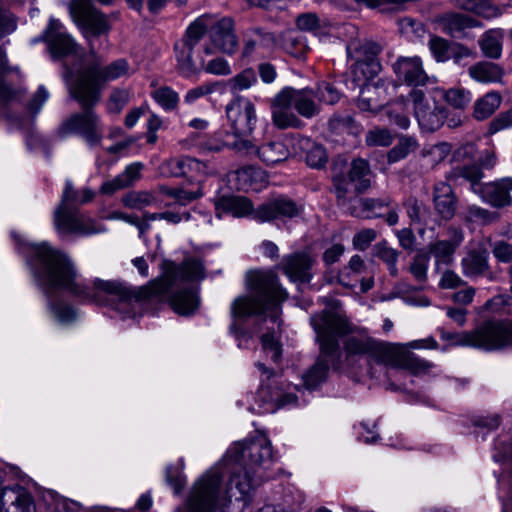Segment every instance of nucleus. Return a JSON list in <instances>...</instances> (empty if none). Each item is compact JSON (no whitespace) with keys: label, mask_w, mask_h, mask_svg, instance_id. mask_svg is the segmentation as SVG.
<instances>
[{"label":"nucleus","mask_w":512,"mask_h":512,"mask_svg":"<svg viewBox=\"0 0 512 512\" xmlns=\"http://www.w3.org/2000/svg\"><path fill=\"white\" fill-rule=\"evenodd\" d=\"M143 164L135 162L128 165L125 170L114 179L106 181L101 186V193L111 195L118 190L131 186L140 179Z\"/></svg>","instance_id":"29"},{"label":"nucleus","mask_w":512,"mask_h":512,"mask_svg":"<svg viewBox=\"0 0 512 512\" xmlns=\"http://www.w3.org/2000/svg\"><path fill=\"white\" fill-rule=\"evenodd\" d=\"M451 151V146L446 143H437L425 148L422 152L424 157H429L432 164L442 162Z\"/></svg>","instance_id":"59"},{"label":"nucleus","mask_w":512,"mask_h":512,"mask_svg":"<svg viewBox=\"0 0 512 512\" xmlns=\"http://www.w3.org/2000/svg\"><path fill=\"white\" fill-rule=\"evenodd\" d=\"M315 259L308 252H295L282 259L281 268L293 282L307 283L312 279V266Z\"/></svg>","instance_id":"17"},{"label":"nucleus","mask_w":512,"mask_h":512,"mask_svg":"<svg viewBox=\"0 0 512 512\" xmlns=\"http://www.w3.org/2000/svg\"><path fill=\"white\" fill-rule=\"evenodd\" d=\"M257 82L255 72L252 69H245L238 73L228 81L229 87L232 92H239L249 89Z\"/></svg>","instance_id":"51"},{"label":"nucleus","mask_w":512,"mask_h":512,"mask_svg":"<svg viewBox=\"0 0 512 512\" xmlns=\"http://www.w3.org/2000/svg\"><path fill=\"white\" fill-rule=\"evenodd\" d=\"M488 250L483 243L469 249L461 260L462 272L466 277L482 276L489 269Z\"/></svg>","instance_id":"26"},{"label":"nucleus","mask_w":512,"mask_h":512,"mask_svg":"<svg viewBox=\"0 0 512 512\" xmlns=\"http://www.w3.org/2000/svg\"><path fill=\"white\" fill-rule=\"evenodd\" d=\"M77 204H80V191L74 188L71 180H66L60 203L56 208L77 209Z\"/></svg>","instance_id":"54"},{"label":"nucleus","mask_w":512,"mask_h":512,"mask_svg":"<svg viewBox=\"0 0 512 512\" xmlns=\"http://www.w3.org/2000/svg\"><path fill=\"white\" fill-rule=\"evenodd\" d=\"M219 86H220L219 82L202 84L200 86L190 89L186 93L184 100L186 103L192 104L199 98L213 93L214 91H216L219 88Z\"/></svg>","instance_id":"61"},{"label":"nucleus","mask_w":512,"mask_h":512,"mask_svg":"<svg viewBox=\"0 0 512 512\" xmlns=\"http://www.w3.org/2000/svg\"><path fill=\"white\" fill-rule=\"evenodd\" d=\"M314 92L320 103L334 105L341 98V92L335 87V85L326 81L319 83L316 91Z\"/></svg>","instance_id":"50"},{"label":"nucleus","mask_w":512,"mask_h":512,"mask_svg":"<svg viewBox=\"0 0 512 512\" xmlns=\"http://www.w3.org/2000/svg\"><path fill=\"white\" fill-rule=\"evenodd\" d=\"M28 263L39 286L46 292L64 290L81 301L114 306L136 301H167L178 314L188 316L199 307L197 289L191 285L205 277L201 259L187 257L180 264L164 260L161 276L137 290H130L118 281L96 279L86 281L72 260L46 243L30 247Z\"/></svg>","instance_id":"1"},{"label":"nucleus","mask_w":512,"mask_h":512,"mask_svg":"<svg viewBox=\"0 0 512 512\" xmlns=\"http://www.w3.org/2000/svg\"><path fill=\"white\" fill-rule=\"evenodd\" d=\"M365 142L368 146L387 147L393 142V135L386 128L376 127L367 132Z\"/></svg>","instance_id":"52"},{"label":"nucleus","mask_w":512,"mask_h":512,"mask_svg":"<svg viewBox=\"0 0 512 512\" xmlns=\"http://www.w3.org/2000/svg\"><path fill=\"white\" fill-rule=\"evenodd\" d=\"M151 97L165 111H172L178 106L179 96L177 92L168 86L153 90Z\"/></svg>","instance_id":"46"},{"label":"nucleus","mask_w":512,"mask_h":512,"mask_svg":"<svg viewBox=\"0 0 512 512\" xmlns=\"http://www.w3.org/2000/svg\"><path fill=\"white\" fill-rule=\"evenodd\" d=\"M275 38L273 34L263 30L262 28H251L244 34V44L242 48V56H251L258 44L263 46H270L274 44Z\"/></svg>","instance_id":"32"},{"label":"nucleus","mask_w":512,"mask_h":512,"mask_svg":"<svg viewBox=\"0 0 512 512\" xmlns=\"http://www.w3.org/2000/svg\"><path fill=\"white\" fill-rule=\"evenodd\" d=\"M469 75L478 82H498L503 76L500 66L492 62H479L469 68Z\"/></svg>","instance_id":"33"},{"label":"nucleus","mask_w":512,"mask_h":512,"mask_svg":"<svg viewBox=\"0 0 512 512\" xmlns=\"http://www.w3.org/2000/svg\"><path fill=\"white\" fill-rule=\"evenodd\" d=\"M429 261V253L419 252L414 256L409 271L417 281L425 282L427 280Z\"/></svg>","instance_id":"49"},{"label":"nucleus","mask_w":512,"mask_h":512,"mask_svg":"<svg viewBox=\"0 0 512 512\" xmlns=\"http://www.w3.org/2000/svg\"><path fill=\"white\" fill-rule=\"evenodd\" d=\"M344 351L347 357L366 355L377 364L408 370L415 375L433 367L432 363L417 357L403 346L378 341L364 332L349 336L344 341Z\"/></svg>","instance_id":"4"},{"label":"nucleus","mask_w":512,"mask_h":512,"mask_svg":"<svg viewBox=\"0 0 512 512\" xmlns=\"http://www.w3.org/2000/svg\"><path fill=\"white\" fill-rule=\"evenodd\" d=\"M53 224L57 233L62 237L68 235L84 237L105 231L101 223L81 213L79 209L55 208Z\"/></svg>","instance_id":"9"},{"label":"nucleus","mask_w":512,"mask_h":512,"mask_svg":"<svg viewBox=\"0 0 512 512\" xmlns=\"http://www.w3.org/2000/svg\"><path fill=\"white\" fill-rule=\"evenodd\" d=\"M386 98V86L383 81L365 84L361 88L357 106L364 112H377L384 105Z\"/></svg>","instance_id":"27"},{"label":"nucleus","mask_w":512,"mask_h":512,"mask_svg":"<svg viewBox=\"0 0 512 512\" xmlns=\"http://www.w3.org/2000/svg\"><path fill=\"white\" fill-rule=\"evenodd\" d=\"M79 104L83 111L65 119L60 125V133L62 135L77 134L82 136L88 144L96 145L102 138L100 118L92 109L96 103Z\"/></svg>","instance_id":"11"},{"label":"nucleus","mask_w":512,"mask_h":512,"mask_svg":"<svg viewBox=\"0 0 512 512\" xmlns=\"http://www.w3.org/2000/svg\"><path fill=\"white\" fill-rule=\"evenodd\" d=\"M434 23L443 33L456 38L464 36L467 29L480 25L476 19L456 12H447L438 15L435 17Z\"/></svg>","instance_id":"24"},{"label":"nucleus","mask_w":512,"mask_h":512,"mask_svg":"<svg viewBox=\"0 0 512 512\" xmlns=\"http://www.w3.org/2000/svg\"><path fill=\"white\" fill-rule=\"evenodd\" d=\"M214 206L217 217L223 214H231L234 217H244L254 213L253 204L250 200L241 196H221L214 199Z\"/></svg>","instance_id":"28"},{"label":"nucleus","mask_w":512,"mask_h":512,"mask_svg":"<svg viewBox=\"0 0 512 512\" xmlns=\"http://www.w3.org/2000/svg\"><path fill=\"white\" fill-rule=\"evenodd\" d=\"M289 96L293 108L299 115L311 119L320 113V105L315 101L316 94L312 89H295L292 87L283 88Z\"/></svg>","instance_id":"25"},{"label":"nucleus","mask_w":512,"mask_h":512,"mask_svg":"<svg viewBox=\"0 0 512 512\" xmlns=\"http://www.w3.org/2000/svg\"><path fill=\"white\" fill-rule=\"evenodd\" d=\"M44 37L53 55L66 56L76 52L77 43L63 31V25L57 19H50Z\"/></svg>","instance_id":"21"},{"label":"nucleus","mask_w":512,"mask_h":512,"mask_svg":"<svg viewBox=\"0 0 512 512\" xmlns=\"http://www.w3.org/2000/svg\"><path fill=\"white\" fill-rule=\"evenodd\" d=\"M262 348L266 353H271L273 362H279L282 356V345L274 333L267 332L261 336Z\"/></svg>","instance_id":"56"},{"label":"nucleus","mask_w":512,"mask_h":512,"mask_svg":"<svg viewBox=\"0 0 512 512\" xmlns=\"http://www.w3.org/2000/svg\"><path fill=\"white\" fill-rule=\"evenodd\" d=\"M300 211L301 209L295 201L286 196H278L259 205L254 211V219L263 223L294 218L299 215Z\"/></svg>","instance_id":"15"},{"label":"nucleus","mask_w":512,"mask_h":512,"mask_svg":"<svg viewBox=\"0 0 512 512\" xmlns=\"http://www.w3.org/2000/svg\"><path fill=\"white\" fill-rule=\"evenodd\" d=\"M444 98L451 106L464 109L471 101V94L463 89L452 88L445 93Z\"/></svg>","instance_id":"58"},{"label":"nucleus","mask_w":512,"mask_h":512,"mask_svg":"<svg viewBox=\"0 0 512 512\" xmlns=\"http://www.w3.org/2000/svg\"><path fill=\"white\" fill-rule=\"evenodd\" d=\"M374 255L387 265L390 275L397 276L399 252L396 249L388 246L387 241L383 240L374 246Z\"/></svg>","instance_id":"40"},{"label":"nucleus","mask_w":512,"mask_h":512,"mask_svg":"<svg viewBox=\"0 0 512 512\" xmlns=\"http://www.w3.org/2000/svg\"><path fill=\"white\" fill-rule=\"evenodd\" d=\"M464 337L471 341V347L487 351L512 347V320L485 322Z\"/></svg>","instance_id":"10"},{"label":"nucleus","mask_w":512,"mask_h":512,"mask_svg":"<svg viewBox=\"0 0 512 512\" xmlns=\"http://www.w3.org/2000/svg\"><path fill=\"white\" fill-rule=\"evenodd\" d=\"M397 78L409 86H424L429 77L423 68L420 57H400L393 64Z\"/></svg>","instance_id":"19"},{"label":"nucleus","mask_w":512,"mask_h":512,"mask_svg":"<svg viewBox=\"0 0 512 512\" xmlns=\"http://www.w3.org/2000/svg\"><path fill=\"white\" fill-rule=\"evenodd\" d=\"M1 512H36L31 495L21 486L6 487L1 492Z\"/></svg>","instance_id":"23"},{"label":"nucleus","mask_w":512,"mask_h":512,"mask_svg":"<svg viewBox=\"0 0 512 512\" xmlns=\"http://www.w3.org/2000/svg\"><path fill=\"white\" fill-rule=\"evenodd\" d=\"M11 73H19L18 67L9 64L6 50L0 46V102H8L17 96V90L6 80Z\"/></svg>","instance_id":"31"},{"label":"nucleus","mask_w":512,"mask_h":512,"mask_svg":"<svg viewBox=\"0 0 512 512\" xmlns=\"http://www.w3.org/2000/svg\"><path fill=\"white\" fill-rule=\"evenodd\" d=\"M512 127V108L497 115L488 127L489 134H495L503 129Z\"/></svg>","instance_id":"63"},{"label":"nucleus","mask_w":512,"mask_h":512,"mask_svg":"<svg viewBox=\"0 0 512 512\" xmlns=\"http://www.w3.org/2000/svg\"><path fill=\"white\" fill-rule=\"evenodd\" d=\"M502 97L498 92H488L479 98L473 109V116L477 120L489 118L501 105Z\"/></svg>","instance_id":"35"},{"label":"nucleus","mask_w":512,"mask_h":512,"mask_svg":"<svg viewBox=\"0 0 512 512\" xmlns=\"http://www.w3.org/2000/svg\"><path fill=\"white\" fill-rule=\"evenodd\" d=\"M297 28L301 31L315 32L321 27V20L315 13L307 12L300 14L295 21Z\"/></svg>","instance_id":"60"},{"label":"nucleus","mask_w":512,"mask_h":512,"mask_svg":"<svg viewBox=\"0 0 512 512\" xmlns=\"http://www.w3.org/2000/svg\"><path fill=\"white\" fill-rule=\"evenodd\" d=\"M49 308L52 315L61 324H70L76 320V310L70 305L52 303Z\"/></svg>","instance_id":"55"},{"label":"nucleus","mask_w":512,"mask_h":512,"mask_svg":"<svg viewBox=\"0 0 512 512\" xmlns=\"http://www.w3.org/2000/svg\"><path fill=\"white\" fill-rule=\"evenodd\" d=\"M496 218L495 213L477 205H470L466 209L465 219L470 222L486 225L493 222Z\"/></svg>","instance_id":"53"},{"label":"nucleus","mask_w":512,"mask_h":512,"mask_svg":"<svg viewBox=\"0 0 512 512\" xmlns=\"http://www.w3.org/2000/svg\"><path fill=\"white\" fill-rule=\"evenodd\" d=\"M72 21L79 28L82 36L88 40L92 37L108 35L112 30V20L120 18L119 12L105 14L97 7H79L68 5Z\"/></svg>","instance_id":"8"},{"label":"nucleus","mask_w":512,"mask_h":512,"mask_svg":"<svg viewBox=\"0 0 512 512\" xmlns=\"http://www.w3.org/2000/svg\"><path fill=\"white\" fill-rule=\"evenodd\" d=\"M480 47L483 54L492 59H498L502 53V35L498 31L484 33L480 40Z\"/></svg>","instance_id":"39"},{"label":"nucleus","mask_w":512,"mask_h":512,"mask_svg":"<svg viewBox=\"0 0 512 512\" xmlns=\"http://www.w3.org/2000/svg\"><path fill=\"white\" fill-rule=\"evenodd\" d=\"M409 99L413 103L414 115L419 127L424 132H434L444 124L447 118L446 108L442 105H430L422 90L413 89L409 93Z\"/></svg>","instance_id":"12"},{"label":"nucleus","mask_w":512,"mask_h":512,"mask_svg":"<svg viewBox=\"0 0 512 512\" xmlns=\"http://www.w3.org/2000/svg\"><path fill=\"white\" fill-rule=\"evenodd\" d=\"M432 203L435 213L441 219L449 221L457 213L459 198L449 183L440 181L433 185Z\"/></svg>","instance_id":"16"},{"label":"nucleus","mask_w":512,"mask_h":512,"mask_svg":"<svg viewBox=\"0 0 512 512\" xmlns=\"http://www.w3.org/2000/svg\"><path fill=\"white\" fill-rule=\"evenodd\" d=\"M452 177L454 179L462 178L470 182L471 190L476 194L479 192V186H483V184L480 183V180L483 177V173L481 169L476 165L456 167L452 171Z\"/></svg>","instance_id":"44"},{"label":"nucleus","mask_w":512,"mask_h":512,"mask_svg":"<svg viewBox=\"0 0 512 512\" xmlns=\"http://www.w3.org/2000/svg\"><path fill=\"white\" fill-rule=\"evenodd\" d=\"M310 323L316 332L321 357L339 358L340 345L338 338L354 333L355 327L346 315L338 310H323L311 316ZM329 365L320 358L304 376L309 388H315L327 377Z\"/></svg>","instance_id":"3"},{"label":"nucleus","mask_w":512,"mask_h":512,"mask_svg":"<svg viewBox=\"0 0 512 512\" xmlns=\"http://www.w3.org/2000/svg\"><path fill=\"white\" fill-rule=\"evenodd\" d=\"M129 72V64L125 59L113 61L103 69L98 64L91 65L78 72L76 80L69 84L70 96L87 105L99 101V84L116 80Z\"/></svg>","instance_id":"6"},{"label":"nucleus","mask_w":512,"mask_h":512,"mask_svg":"<svg viewBox=\"0 0 512 512\" xmlns=\"http://www.w3.org/2000/svg\"><path fill=\"white\" fill-rule=\"evenodd\" d=\"M512 178H503L479 186L477 193L481 199L493 207L509 206L512 202Z\"/></svg>","instance_id":"22"},{"label":"nucleus","mask_w":512,"mask_h":512,"mask_svg":"<svg viewBox=\"0 0 512 512\" xmlns=\"http://www.w3.org/2000/svg\"><path fill=\"white\" fill-rule=\"evenodd\" d=\"M428 47L438 62H445L449 59V43L439 36H431Z\"/></svg>","instance_id":"57"},{"label":"nucleus","mask_w":512,"mask_h":512,"mask_svg":"<svg viewBox=\"0 0 512 512\" xmlns=\"http://www.w3.org/2000/svg\"><path fill=\"white\" fill-rule=\"evenodd\" d=\"M201 38L208 34L211 45L228 56L234 55L239 47L235 22L231 17L203 14L194 20Z\"/></svg>","instance_id":"7"},{"label":"nucleus","mask_w":512,"mask_h":512,"mask_svg":"<svg viewBox=\"0 0 512 512\" xmlns=\"http://www.w3.org/2000/svg\"><path fill=\"white\" fill-rule=\"evenodd\" d=\"M292 107L293 105L284 89L275 95L271 103L272 122L274 126L279 129H299L304 126L303 121L293 112Z\"/></svg>","instance_id":"18"},{"label":"nucleus","mask_w":512,"mask_h":512,"mask_svg":"<svg viewBox=\"0 0 512 512\" xmlns=\"http://www.w3.org/2000/svg\"><path fill=\"white\" fill-rule=\"evenodd\" d=\"M456 7L472 11L485 18H490L496 15V8L492 0H452Z\"/></svg>","instance_id":"38"},{"label":"nucleus","mask_w":512,"mask_h":512,"mask_svg":"<svg viewBox=\"0 0 512 512\" xmlns=\"http://www.w3.org/2000/svg\"><path fill=\"white\" fill-rule=\"evenodd\" d=\"M226 117L230 123L232 133L236 135H249L257 122L256 109L248 98L237 96L226 106Z\"/></svg>","instance_id":"13"},{"label":"nucleus","mask_w":512,"mask_h":512,"mask_svg":"<svg viewBox=\"0 0 512 512\" xmlns=\"http://www.w3.org/2000/svg\"><path fill=\"white\" fill-rule=\"evenodd\" d=\"M370 167L364 159H355L348 173L349 181L355 183V192L361 193L370 186Z\"/></svg>","instance_id":"34"},{"label":"nucleus","mask_w":512,"mask_h":512,"mask_svg":"<svg viewBox=\"0 0 512 512\" xmlns=\"http://www.w3.org/2000/svg\"><path fill=\"white\" fill-rule=\"evenodd\" d=\"M330 131L335 134L354 133L358 127L350 115L334 114L328 123Z\"/></svg>","instance_id":"48"},{"label":"nucleus","mask_w":512,"mask_h":512,"mask_svg":"<svg viewBox=\"0 0 512 512\" xmlns=\"http://www.w3.org/2000/svg\"><path fill=\"white\" fill-rule=\"evenodd\" d=\"M244 135H236L232 133L230 142H223L222 144H215L210 146L215 151H221L224 148H229L241 155H256L257 147L248 139L243 138Z\"/></svg>","instance_id":"41"},{"label":"nucleus","mask_w":512,"mask_h":512,"mask_svg":"<svg viewBox=\"0 0 512 512\" xmlns=\"http://www.w3.org/2000/svg\"><path fill=\"white\" fill-rule=\"evenodd\" d=\"M377 232L372 228L362 229L357 232L352 240L355 249L365 251L370 244L376 239Z\"/></svg>","instance_id":"62"},{"label":"nucleus","mask_w":512,"mask_h":512,"mask_svg":"<svg viewBox=\"0 0 512 512\" xmlns=\"http://www.w3.org/2000/svg\"><path fill=\"white\" fill-rule=\"evenodd\" d=\"M227 458L243 471L233 472L226 489L217 472L203 475L191 491L185 512H216L232 498L246 504L251 492L269 478L266 471L273 462L272 446L262 436L239 441L229 448Z\"/></svg>","instance_id":"2"},{"label":"nucleus","mask_w":512,"mask_h":512,"mask_svg":"<svg viewBox=\"0 0 512 512\" xmlns=\"http://www.w3.org/2000/svg\"><path fill=\"white\" fill-rule=\"evenodd\" d=\"M256 155L266 165H275L286 161L291 152L281 140H267L257 147Z\"/></svg>","instance_id":"30"},{"label":"nucleus","mask_w":512,"mask_h":512,"mask_svg":"<svg viewBox=\"0 0 512 512\" xmlns=\"http://www.w3.org/2000/svg\"><path fill=\"white\" fill-rule=\"evenodd\" d=\"M406 214L413 224L425 225L429 215L426 205L416 197L409 196L403 202Z\"/></svg>","instance_id":"42"},{"label":"nucleus","mask_w":512,"mask_h":512,"mask_svg":"<svg viewBox=\"0 0 512 512\" xmlns=\"http://www.w3.org/2000/svg\"><path fill=\"white\" fill-rule=\"evenodd\" d=\"M201 39L199 30L193 21L188 26L183 39L174 46L178 67L184 74H191L196 69L193 61V50Z\"/></svg>","instance_id":"20"},{"label":"nucleus","mask_w":512,"mask_h":512,"mask_svg":"<svg viewBox=\"0 0 512 512\" xmlns=\"http://www.w3.org/2000/svg\"><path fill=\"white\" fill-rule=\"evenodd\" d=\"M157 198L150 191H131L122 197V203L130 209L142 210L156 203Z\"/></svg>","instance_id":"37"},{"label":"nucleus","mask_w":512,"mask_h":512,"mask_svg":"<svg viewBox=\"0 0 512 512\" xmlns=\"http://www.w3.org/2000/svg\"><path fill=\"white\" fill-rule=\"evenodd\" d=\"M160 191L167 196L173 198L180 206H186L196 199L202 197L203 192L200 188L194 191L186 190L184 188H169L167 186H160Z\"/></svg>","instance_id":"47"},{"label":"nucleus","mask_w":512,"mask_h":512,"mask_svg":"<svg viewBox=\"0 0 512 512\" xmlns=\"http://www.w3.org/2000/svg\"><path fill=\"white\" fill-rule=\"evenodd\" d=\"M301 148L307 149L306 162L312 168H320L327 162V154L323 146L311 142L305 137L297 138Z\"/></svg>","instance_id":"36"},{"label":"nucleus","mask_w":512,"mask_h":512,"mask_svg":"<svg viewBox=\"0 0 512 512\" xmlns=\"http://www.w3.org/2000/svg\"><path fill=\"white\" fill-rule=\"evenodd\" d=\"M457 247L446 240H438L429 245V252L435 258L436 265H449L453 261V255Z\"/></svg>","instance_id":"45"},{"label":"nucleus","mask_w":512,"mask_h":512,"mask_svg":"<svg viewBox=\"0 0 512 512\" xmlns=\"http://www.w3.org/2000/svg\"><path fill=\"white\" fill-rule=\"evenodd\" d=\"M512 127V108L497 115L488 127L489 134H495L503 129Z\"/></svg>","instance_id":"64"},{"label":"nucleus","mask_w":512,"mask_h":512,"mask_svg":"<svg viewBox=\"0 0 512 512\" xmlns=\"http://www.w3.org/2000/svg\"><path fill=\"white\" fill-rule=\"evenodd\" d=\"M380 44L371 40H351L347 45L348 56L355 61L353 64V73L357 76L361 72L364 78L369 74H374L380 68L376 61L377 55L381 52Z\"/></svg>","instance_id":"14"},{"label":"nucleus","mask_w":512,"mask_h":512,"mask_svg":"<svg viewBox=\"0 0 512 512\" xmlns=\"http://www.w3.org/2000/svg\"><path fill=\"white\" fill-rule=\"evenodd\" d=\"M418 147L417 140L411 136H402L399 142L389 150L387 154L388 162L395 163L406 158Z\"/></svg>","instance_id":"43"},{"label":"nucleus","mask_w":512,"mask_h":512,"mask_svg":"<svg viewBox=\"0 0 512 512\" xmlns=\"http://www.w3.org/2000/svg\"><path fill=\"white\" fill-rule=\"evenodd\" d=\"M249 285L253 295L236 298L231 304V316L245 318L271 312V321L277 323L279 306L287 298V292L281 287L278 277L271 272L256 271L250 274Z\"/></svg>","instance_id":"5"}]
</instances>
